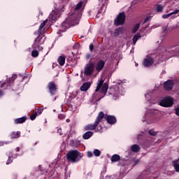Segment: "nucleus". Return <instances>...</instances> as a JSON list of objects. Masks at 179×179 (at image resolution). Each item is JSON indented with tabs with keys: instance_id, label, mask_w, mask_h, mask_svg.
Instances as JSON below:
<instances>
[{
	"instance_id": "nucleus-46",
	"label": "nucleus",
	"mask_w": 179,
	"mask_h": 179,
	"mask_svg": "<svg viewBox=\"0 0 179 179\" xmlns=\"http://www.w3.org/2000/svg\"><path fill=\"white\" fill-rule=\"evenodd\" d=\"M87 58L90 59V55H87Z\"/></svg>"
},
{
	"instance_id": "nucleus-1",
	"label": "nucleus",
	"mask_w": 179,
	"mask_h": 179,
	"mask_svg": "<svg viewBox=\"0 0 179 179\" xmlns=\"http://www.w3.org/2000/svg\"><path fill=\"white\" fill-rule=\"evenodd\" d=\"M67 159L71 163H76L83 157V154L79 152L78 150H71L67 153Z\"/></svg>"
},
{
	"instance_id": "nucleus-4",
	"label": "nucleus",
	"mask_w": 179,
	"mask_h": 179,
	"mask_svg": "<svg viewBox=\"0 0 179 179\" xmlns=\"http://www.w3.org/2000/svg\"><path fill=\"white\" fill-rule=\"evenodd\" d=\"M101 89V93L102 94V97H104L106 96L107 91L108 90V84L104 83V80H98L97 83V86L95 90L96 93L99 92Z\"/></svg>"
},
{
	"instance_id": "nucleus-30",
	"label": "nucleus",
	"mask_w": 179,
	"mask_h": 179,
	"mask_svg": "<svg viewBox=\"0 0 179 179\" xmlns=\"http://www.w3.org/2000/svg\"><path fill=\"white\" fill-rule=\"evenodd\" d=\"M148 134L151 135V136H156V135H157V132L155 131L153 129L149 130Z\"/></svg>"
},
{
	"instance_id": "nucleus-45",
	"label": "nucleus",
	"mask_w": 179,
	"mask_h": 179,
	"mask_svg": "<svg viewBox=\"0 0 179 179\" xmlns=\"http://www.w3.org/2000/svg\"><path fill=\"white\" fill-rule=\"evenodd\" d=\"M6 83L1 84V87H3L5 86Z\"/></svg>"
},
{
	"instance_id": "nucleus-23",
	"label": "nucleus",
	"mask_w": 179,
	"mask_h": 179,
	"mask_svg": "<svg viewBox=\"0 0 179 179\" xmlns=\"http://www.w3.org/2000/svg\"><path fill=\"white\" fill-rule=\"evenodd\" d=\"M26 120H27L26 117L17 118L15 120V124H23V122H24Z\"/></svg>"
},
{
	"instance_id": "nucleus-35",
	"label": "nucleus",
	"mask_w": 179,
	"mask_h": 179,
	"mask_svg": "<svg viewBox=\"0 0 179 179\" xmlns=\"http://www.w3.org/2000/svg\"><path fill=\"white\" fill-rule=\"evenodd\" d=\"M58 118H59V120H64V119L65 118V115H64V114H59V115H58Z\"/></svg>"
},
{
	"instance_id": "nucleus-8",
	"label": "nucleus",
	"mask_w": 179,
	"mask_h": 179,
	"mask_svg": "<svg viewBox=\"0 0 179 179\" xmlns=\"http://www.w3.org/2000/svg\"><path fill=\"white\" fill-rule=\"evenodd\" d=\"M61 16V13L59 10L55 8L49 15V20L52 23V22H55Z\"/></svg>"
},
{
	"instance_id": "nucleus-22",
	"label": "nucleus",
	"mask_w": 179,
	"mask_h": 179,
	"mask_svg": "<svg viewBox=\"0 0 179 179\" xmlns=\"http://www.w3.org/2000/svg\"><path fill=\"white\" fill-rule=\"evenodd\" d=\"M62 27L63 29H64V30H66V29H69V27H71V24H69L68 22V19L62 23Z\"/></svg>"
},
{
	"instance_id": "nucleus-54",
	"label": "nucleus",
	"mask_w": 179,
	"mask_h": 179,
	"mask_svg": "<svg viewBox=\"0 0 179 179\" xmlns=\"http://www.w3.org/2000/svg\"><path fill=\"white\" fill-rule=\"evenodd\" d=\"M101 1H103V0H101Z\"/></svg>"
},
{
	"instance_id": "nucleus-27",
	"label": "nucleus",
	"mask_w": 179,
	"mask_h": 179,
	"mask_svg": "<svg viewBox=\"0 0 179 179\" xmlns=\"http://www.w3.org/2000/svg\"><path fill=\"white\" fill-rule=\"evenodd\" d=\"M112 92H113V97H120V91L117 90H112Z\"/></svg>"
},
{
	"instance_id": "nucleus-52",
	"label": "nucleus",
	"mask_w": 179,
	"mask_h": 179,
	"mask_svg": "<svg viewBox=\"0 0 179 179\" xmlns=\"http://www.w3.org/2000/svg\"><path fill=\"white\" fill-rule=\"evenodd\" d=\"M17 152H19V148H17Z\"/></svg>"
},
{
	"instance_id": "nucleus-38",
	"label": "nucleus",
	"mask_w": 179,
	"mask_h": 179,
	"mask_svg": "<svg viewBox=\"0 0 179 179\" xmlns=\"http://www.w3.org/2000/svg\"><path fill=\"white\" fill-rule=\"evenodd\" d=\"M93 48H94L93 43H91V44L90 45V51H93Z\"/></svg>"
},
{
	"instance_id": "nucleus-29",
	"label": "nucleus",
	"mask_w": 179,
	"mask_h": 179,
	"mask_svg": "<svg viewBox=\"0 0 179 179\" xmlns=\"http://www.w3.org/2000/svg\"><path fill=\"white\" fill-rule=\"evenodd\" d=\"M31 56L34 57V58H36L37 57H38V52L36 50H32L31 52Z\"/></svg>"
},
{
	"instance_id": "nucleus-53",
	"label": "nucleus",
	"mask_w": 179,
	"mask_h": 179,
	"mask_svg": "<svg viewBox=\"0 0 179 179\" xmlns=\"http://www.w3.org/2000/svg\"><path fill=\"white\" fill-rule=\"evenodd\" d=\"M96 131H99V129H96Z\"/></svg>"
},
{
	"instance_id": "nucleus-48",
	"label": "nucleus",
	"mask_w": 179,
	"mask_h": 179,
	"mask_svg": "<svg viewBox=\"0 0 179 179\" xmlns=\"http://www.w3.org/2000/svg\"><path fill=\"white\" fill-rule=\"evenodd\" d=\"M71 122V120L69 119L66 120V122Z\"/></svg>"
},
{
	"instance_id": "nucleus-9",
	"label": "nucleus",
	"mask_w": 179,
	"mask_h": 179,
	"mask_svg": "<svg viewBox=\"0 0 179 179\" xmlns=\"http://www.w3.org/2000/svg\"><path fill=\"white\" fill-rule=\"evenodd\" d=\"M164 90L166 92H170V90H173L174 88V80H168L163 83Z\"/></svg>"
},
{
	"instance_id": "nucleus-31",
	"label": "nucleus",
	"mask_w": 179,
	"mask_h": 179,
	"mask_svg": "<svg viewBox=\"0 0 179 179\" xmlns=\"http://www.w3.org/2000/svg\"><path fill=\"white\" fill-rule=\"evenodd\" d=\"M94 155L96 157H99V156H100V155H101V152H100V150L96 149V150H94Z\"/></svg>"
},
{
	"instance_id": "nucleus-50",
	"label": "nucleus",
	"mask_w": 179,
	"mask_h": 179,
	"mask_svg": "<svg viewBox=\"0 0 179 179\" xmlns=\"http://www.w3.org/2000/svg\"><path fill=\"white\" fill-rule=\"evenodd\" d=\"M94 97H96V94H94V95H93V99H94Z\"/></svg>"
},
{
	"instance_id": "nucleus-43",
	"label": "nucleus",
	"mask_w": 179,
	"mask_h": 179,
	"mask_svg": "<svg viewBox=\"0 0 179 179\" xmlns=\"http://www.w3.org/2000/svg\"><path fill=\"white\" fill-rule=\"evenodd\" d=\"M132 41L133 44H135V36H133Z\"/></svg>"
},
{
	"instance_id": "nucleus-37",
	"label": "nucleus",
	"mask_w": 179,
	"mask_h": 179,
	"mask_svg": "<svg viewBox=\"0 0 179 179\" xmlns=\"http://www.w3.org/2000/svg\"><path fill=\"white\" fill-rule=\"evenodd\" d=\"M12 163V159H10V157H8L6 164H10Z\"/></svg>"
},
{
	"instance_id": "nucleus-2",
	"label": "nucleus",
	"mask_w": 179,
	"mask_h": 179,
	"mask_svg": "<svg viewBox=\"0 0 179 179\" xmlns=\"http://www.w3.org/2000/svg\"><path fill=\"white\" fill-rule=\"evenodd\" d=\"M104 118V113L99 112L93 124H87L85 127V131H93L97 128V126L101 122V120Z\"/></svg>"
},
{
	"instance_id": "nucleus-40",
	"label": "nucleus",
	"mask_w": 179,
	"mask_h": 179,
	"mask_svg": "<svg viewBox=\"0 0 179 179\" xmlns=\"http://www.w3.org/2000/svg\"><path fill=\"white\" fill-rule=\"evenodd\" d=\"M43 113V109H38L37 110V114H41Z\"/></svg>"
},
{
	"instance_id": "nucleus-33",
	"label": "nucleus",
	"mask_w": 179,
	"mask_h": 179,
	"mask_svg": "<svg viewBox=\"0 0 179 179\" xmlns=\"http://www.w3.org/2000/svg\"><path fill=\"white\" fill-rule=\"evenodd\" d=\"M140 27H141V23H137L135 24V33L138 31Z\"/></svg>"
},
{
	"instance_id": "nucleus-28",
	"label": "nucleus",
	"mask_w": 179,
	"mask_h": 179,
	"mask_svg": "<svg viewBox=\"0 0 179 179\" xmlns=\"http://www.w3.org/2000/svg\"><path fill=\"white\" fill-rule=\"evenodd\" d=\"M19 136H20V135L19 134L18 131H17L16 133H15V132L11 133V138H19Z\"/></svg>"
},
{
	"instance_id": "nucleus-51",
	"label": "nucleus",
	"mask_w": 179,
	"mask_h": 179,
	"mask_svg": "<svg viewBox=\"0 0 179 179\" xmlns=\"http://www.w3.org/2000/svg\"><path fill=\"white\" fill-rule=\"evenodd\" d=\"M0 146H2V143H0Z\"/></svg>"
},
{
	"instance_id": "nucleus-6",
	"label": "nucleus",
	"mask_w": 179,
	"mask_h": 179,
	"mask_svg": "<svg viewBox=\"0 0 179 179\" xmlns=\"http://www.w3.org/2000/svg\"><path fill=\"white\" fill-rule=\"evenodd\" d=\"M125 23V13L122 12L119 13L117 17L114 20L115 26H121Z\"/></svg>"
},
{
	"instance_id": "nucleus-7",
	"label": "nucleus",
	"mask_w": 179,
	"mask_h": 179,
	"mask_svg": "<svg viewBox=\"0 0 179 179\" xmlns=\"http://www.w3.org/2000/svg\"><path fill=\"white\" fill-rule=\"evenodd\" d=\"M94 70V64L93 62H89L84 69V75L86 76H90L92 73H93V71Z\"/></svg>"
},
{
	"instance_id": "nucleus-24",
	"label": "nucleus",
	"mask_w": 179,
	"mask_h": 179,
	"mask_svg": "<svg viewBox=\"0 0 179 179\" xmlns=\"http://www.w3.org/2000/svg\"><path fill=\"white\" fill-rule=\"evenodd\" d=\"M122 31H124V28L119 27L115 30V36H120Z\"/></svg>"
},
{
	"instance_id": "nucleus-10",
	"label": "nucleus",
	"mask_w": 179,
	"mask_h": 179,
	"mask_svg": "<svg viewBox=\"0 0 179 179\" xmlns=\"http://www.w3.org/2000/svg\"><path fill=\"white\" fill-rule=\"evenodd\" d=\"M41 40H43V38L37 37L34 41V44H32V48L43 51V47L40 45V44H41Z\"/></svg>"
},
{
	"instance_id": "nucleus-26",
	"label": "nucleus",
	"mask_w": 179,
	"mask_h": 179,
	"mask_svg": "<svg viewBox=\"0 0 179 179\" xmlns=\"http://www.w3.org/2000/svg\"><path fill=\"white\" fill-rule=\"evenodd\" d=\"M47 22H48V20H45V21H43V22H42L38 28L39 31H41V30H43V29H44V26H45V24L47 23Z\"/></svg>"
},
{
	"instance_id": "nucleus-3",
	"label": "nucleus",
	"mask_w": 179,
	"mask_h": 179,
	"mask_svg": "<svg viewBox=\"0 0 179 179\" xmlns=\"http://www.w3.org/2000/svg\"><path fill=\"white\" fill-rule=\"evenodd\" d=\"M83 2L80 1L75 8V11L73 13L74 16H76L75 21H73V24H78L82 17V12H83V8H82Z\"/></svg>"
},
{
	"instance_id": "nucleus-32",
	"label": "nucleus",
	"mask_w": 179,
	"mask_h": 179,
	"mask_svg": "<svg viewBox=\"0 0 179 179\" xmlns=\"http://www.w3.org/2000/svg\"><path fill=\"white\" fill-rule=\"evenodd\" d=\"M139 150H141V147L138 145L135 144V153H138Z\"/></svg>"
},
{
	"instance_id": "nucleus-11",
	"label": "nucleus",
	"mask_w": 179,
	"mask_h": 179,
	"mask_svg": "<svg viewBox=\"0 0 179 179\" xmlns=\"http://www.w3.org/2000/svg\"><path fill=\"white\" fill-rule=\"evenodd\" d=\"M155 64V59L152 57L147 56V57L143 61V65L145 68H149Z\"/></svg>"
},
{
	"instance_id": "nucleus-25",
	"label": "nucleus",
	"mask_w": 179,
	"mask_h": 179,
	"mask_svg": "<svg viewBox=\"0 0 179 179\" xmlns=\"http://www.w3.org/2000/svg\"><path fill=\"white\" fill-rule=\"evenodd\" d=\"M163 9H164V6L162 4L157 5L156 10L157 12H163Z\"/></svg>"
},
{
	"instance_id": "nucleus-44",
	"label": "nucleus",
	"mask_w": 179,
	"mask_h": 179,
	"mask_svg": "<svg viewBox=\"0 0 179 179\" xmlns=\"http://www.w3.org/2000/svg\"><path fill=\"white\" fill-rule=\"evenodd\" d=\"M58 134H59L60 135H62V133L61 132V129L57 130Z\"/></svg>"
},
{
	"instance_id": "nucleus-18",
	"label": "nucleus",
	"mask_w": 179,
	"mask_h": 179,
	"mask_svg": "<svg viewBox=\"0 0 179 179\" xmlns=\"http://www.w3.org/2000/svg\"><path fill=\"white\" fill-rule=\"evenodd\" d=\"M177 13H179V10L177 9L175 11L170 13L169 14H164L162 15V18L163 19H169V17H170V16H173V15H177Z\"/></svg>"
},
{
	"instance_id": "nucleus-12",
	"label": "nucleus",
	"mask_w": 179,
	"mask_h": 179,
	"mask_svg": "<svg viewBox=\"0 0 179 179\" xmlns=\"http://www.w3.org/2000/svg\"><path fill=\"white\" fill-rule=\"evenodd\" d=\"M146 30L145 27H143L141 29L140 32L135 34V43L138 41L140 38H142V37L146 36V34L145 33Z\"/></svg>"
},
{
	"instance_id": "nucleus-49",
	"label": "nucleus",
	"mask_w": 179,
	"mask_h": 179,
	"mask_svg": "<svg viewBox=\"0 0 179 179\" xmlns=\"http://www.w3.org/2000/svg\"><path fill=\"white\" fill-rule=\"evenodd\" d=\"M132 31H133V33H135V29H133Z\"/></svg>"
},
{
	"instance_id": "nucleus-39",
	"label": "nucleus",
	"mask_w": 179,
	"mask_h": 179,
	"mask_svg": "<svg viewBox=\"0 0 179 179\" xmlns=\"http://www.w3.org/2000/svg\"><path fill=\"white\" fill-rule=\"evenodd\" d=\"M149 19H150V17H146V18L144 20V22L143 23H147L148 21L149 20Z\"/></svg>"
},
{
	"instance_id": "nucleus-47",
	"label": "nucleus",
	"mask_w": 179,
	"mask_h": 179,
	"mask_svg": "<svg viewBox=\"0 0 179 179\" xmlns=\"http://www.w3.org/2000/svg\"><path fill=\"white\" fill-rule=\"evenodd\" d=\"M2 94H3L2 91L0 90V97H1V96H2Z\"/></svg>"
},
{
	"instance_id": "nucleus-34",
	"label": "nucleus",
	"mask_w": 179,
	"mask_h": 179,
	"mask_svg": "<svg viewBox=\"0 0 179 179\" xmlns=\"http://www.w3.org/2000/svg\"><path fill=\"white\" fill-rule=\"evenodd\" d=\"M36 117H37V113L32 114L30 117L31 121H34V120H36Z\"/></svg>"
},
{
	"instance_id": "nucleus-17",
	"label": "nucleus",
	"mask_w": 179,
	"mask_h": 179,
	"mask_svg": "<svg viewBox=\"0 0 179 179\" xmlns=\"http://www.w3.org/2000/svg\"><path fill=\"white\" fill-rule=\"evenodd\" d=\"M179 159H175L172 162V166L174 167L176 173H179Z\"/></svg>"
},
{
	"instance_id": "nucleus-14",
	"label": "nucleus",
	"mask_w": 179,
	"mask_h": 179,
	"mask_svg": "<svg viewBox=\"0 0 179 179\" xmlns=\"http://www.w3.org/2000/svg\"><path fill=\"white\" fill-rule=\"evenodd\" d=\"M91 86H92V83L90 82H87L82 85L80 90L81 92H87V90L90 89Z\"/></svg>"
},
{
	"instance_id": "nucleus-5",
	"label": "nucleus",
	"mask_w": 179,
	"mask_h": 179,
	"mask_svg": "<svg viewBox=\"0 0 179 179\" xmlns=\"http://www.w3.org/2000/svg\"><path fill=\"white\" fill-rule=\"evenodd\" d=\"M173 104H174V99L171 96H166L159 102L161 107H173Z\"/></svg>"
},
{
	"instance_id": "nucleus-15",
	"label": "nucleus",
	"mask_w": 179,
	"mask_h": 179,
	"mask_svg": "<svg viewBox=\"0 0 179 179\" xmlns=\"http://www.w3.org/2000/svg\"><path fill=\"white\" fill-rule=\"evenodd\" d=\"M48 88L51 94H54V92H55V90H57V86H55V83L50 82L48 83Z\"/></svg>"
},
{
	"instance_id": "nucleus-42",
	"label": "nucleus",
	"mask_w": 179,
	"mask_h": 179,
	"mask_svg": "<svg viewBox=\"0 0 179 179\" xmlns=\"http://www.w3.org/2000/svg\"><path fill=\"white\" fill-rule=\"evenodd\" d=\"M131 151L135 152V144L131 146Z\"/></svg>"
},
{
	"instance_id": "nucleus-16",
	"label": "nucleus",
	"mask_w": 179,
	"mask_h": 179,
	"mask_svg": "<svg viewBox=\"0 0 179 179\" xmlns=\"http://www.w3.org/2000/svg\"><path fill=\"white\" fill-rule=\"evenodd\" d=\"M106 121L108 124H115V122H117V120L115 119V117L109 115L106 117Z\"/></svg>"
},
{
	"instance_id": "nucleus-36",
	"label": "nucleus",
	"mask_w": 179,
	"mask_h": 179,
	"mask_svg": "<svg viewBox=\"0 0 179 179\" xmlns=\"http://www.w3.org/2000/svg\"><path fill=\"white\" fill-rule=\"evenodd\" d=\"M87 157H92L93 156V152H87Z\"/></svg>"
},
{
	"instance_id": "nucleus-19",
	"label": "nucleus",
	"mask_w": 179,
	"mask_h": 179,
	"mask_svg": "<svg viewBox=\"0 0 179 179\" xmlns=\"http://www.w3.org/2000/svg\"><path fill=\"white\" fill-rule=\"evenodd\" d=\"M120 160H121V157H120V155H118L117 154H115L111 157V162L112 163H115L117 162H120Z\"/></svg>"
},
{
	"instance_id": "nucleus-21",
	"label": "nucleus",
	"mask_w": 179,
	"mask_h": 179,
	"mask_svg": "<svg viewBox=\"0 0 179 179\" xmlns=\"http://www.w3.org/2000/svg\"><path fill=\"white\" fill-rule=\"evenodd\" d=\"M58 62H59V65H60V66H64L65 64V57L59 56L58 58Z\"/></svg>"
},
{
	"instance_id": "nucleus-20",
	"label": "nucleus",
	"mask_w": 179,
	"mask_h": 179,
	"mask_svg": "<svg viewBox=\"0 0 179 179\" xmlns=\"http://www.w3.org/2000/svg\"><path fill=\"white\" fill-rule=\"evenodd\" d=\"M92 136H93V132H92V131H87V132H85L83 134V139H89Z\"/></svg>"
},
{
	"instance_id": "nucleus-41",
	"label": "nucleus",
	"mask_w": 179,
	"mask_h": 179,
	"mask_svg": "<svg viewBox=\"0 0 179 179\" xmlns=\"http://www.w3.org/2000/svg\"><path fill=\"white\" fill-rule=\"evenodd\" d=\"M141 162V160L137 159L135 161V165L136 166V164H139V163Z\"/></svg>"
},
{
	"instance_id": "nucleus-13",
	"label": "nucleus",
	"mask_w": 179,
	"mask_h": 179,
	"mask_svg": "<svg viewBox=\"0 0 179 179\" xmlns=\"http://www.w3.org/2000/svg\"><path fill=\"white\" fill-rule=\"evenodd\" d=\"M104 65H106V62L102 59L99 60L96 66V69L97 72H100L101 71H102L103 68H104Z\"/></svg>"
}]
</instances>
